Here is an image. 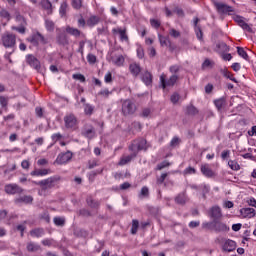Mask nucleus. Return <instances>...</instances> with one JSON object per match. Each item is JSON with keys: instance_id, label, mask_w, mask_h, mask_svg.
Listing matches in <instances>:
<instances>
[{"instance_id": "62", "label": "nucleus", "mask_w": 256, "mask_h": 256, "mask_svg": "<svg viewBox=\"0 0 256 256\" xmlns=\"http://www.w3.org/2000/svg\"><path fill=\"white\" fill-rule=\"evenodd\" d=\"M21 167H22V169L29 171V168L31 167V163L29 162V160H23L21 162Z\"/></svg>"}, {"instance_id": "35", "label": "nucleus", "mask_w": 256, "mask_h": 256, "mask_svg": "<svg viewBox=\"0 0 256 256\" xmlns=\"http://www.w3.org/2000/svg\"><path fill=\"white\" fill-rule=\"evenodd\" d=\"M45 27L46 31H48L49 33H53V31H55V22H53V20L46 19Z\"/></svg>"}, {"instance_id": "46", "label": "nucleus", "mask_w": 256, "mask_h": 256, "mask_svg": "<svg viewBox=\"0 0 256 256\" xmlns=\"http://www.w3.org/2000/svg\"><path fill=\"white\" fill-rule=\"evenodd\" d=\"M94 107L91 104H84L85 115H93Z\"/></svg>"}, {"instance_id": "3", "label": "nucleus", "mask_w": 256, "mask_h": 256, "mask_svg": "<svg viewBox=\"0 0 256 256\" xmlns=\"http://www.w3.org/2000/svg\"><path fill=\"white\" fill-rule=\"evenodd\" d=\"M147 149H149V146L147 145V140L144 138L134 140L129 146V150L136 155L139 151H147Z\"/></svg>"}, {"instance_id": "44", "label": "nucleus", "mask_w": 256, "mask_h": 256, "mask_svg": "<svg viewBox=\"0 0 256 256\" xmlns=\"http://www.w3.org/2000/svg\"><path fill=\"white\" fill-rule=\"evenodd\" d=\"M72 78L75 79L76 81H79L80 83H85L87 79L85 78V75L81 73L73 74Z\"/></svg>"}, {"instance_id": "7", "label": "nucleus", "mask_w": 256, "mask_h": 256, "mask_svg": "<svg viewBox=\"0 0 256 256\" xmlns=\"http://www.w3.org/2000/svg\"><path fill=\"white\" fill-rule=\"evenodd\" d=\"M26 62L28 63V65H30V67H33V69L43 75V68H41V62H39V59H37V57L32 54H28L26 56Z\"/></svg>"}, {"instance_id": "53", "label": "nucleus", "mask_w": 256, "mask_h": 256, "mask_svg": "<svg viewBox=\"0 0 256 256\" xmlns=\"http://www.w3.org/2000/svg\"><path fill=\"white\" fill-rule=\"evenodd\" d=\"M112 93V91H109V89L106 88L98 92V95H100L101 97H105L107 99L109 95H112Z\"/></svg>"}, {"instance_id": "37", "label": "nucleus", "mask_w": 256, "mask_h": 256, "mask_svg": "<svg viewBox=\"0 0 256 256\" xmlns=\"http://www.w3.org/2000/svg\"><path fill=\"white\" fill-rule=\"evenodd\" d=\"M158 39L160 41L161 47H168L171 43V40H169V38H167L161 34L158 35Z\"/></svg>"}, {"instance_id": "48", "label": "nucleus", "mask_w": 256, "mask_h": 256, "mask_svg": "<svg viewBox=\"0 0 256 256\" xmlns=\"http://www.w3.org/2000/svg\"><path fill=\"white\" fill-rule=\"evenodd\" d=\"M216 47H217V49H219V51H222V52L229 51V46H227V44L225 42H219L216 45Z\"/></svg>"}, {"instance_id": "1", "label": "nucleus", "mask_w": 256, "mask_h": 256, "mask_svg": "<svg viewBox=\"0 0 256 256\" xmlns=\"http://www.w3.org/2000/svg\"><path fill=\"white\" fill-rule=\"evenodd\" d=\"M59 181H61V176L55 175L40 181H32V183L40 187L38 191L39 195L45 196L47 195V191L55 188Z\"/></svg>"}, {"instance_id": "42", "label": "nucleus", "mask_w": 256, "mask_h": 256, "mask_svg": "<svg viewBox=\"0 0 256 256\" xmlns=\"http://www.w3.org/2000/svg\"><path fill=\"white\" fill-rule=\"evenodd\" d=\"M237 53L240 57H242V59H245L246 61L249 60V55H247V52L245 51V49L243 47H237Z\"/></svg>"}, {"instance_id": "13", "label": "nucleus", "mask_w": 256, "mask_h": 256, "mask_svg": "<svg viewBox=\"0 0 256 256\" xmlns=\"http://www.w3.org/2000/svg\"><path fill=\"white\" fill-rule=\"evenodd\" d=\"M214 5H215L218 13H233V7H231L227 4H224L221 2H215Z\"/></svg>"}, {"instance_id": "9", "label": "nucleus", "mask_w": 256, "mask_h": 256, "mask_svg": "<svg viewBox=\"0 0 256 256\" xmlns=\"http://www.w3.org/2000/svg\"><path fill=\"white\" fill-rule=\"evenodd\" d=\"M81 135L86 137V139H94L95 135H97V132L95 131L93 124L87 123L83 126Z\"/></svg>"}, {"instance_id": "2", "label": "nucleus", "mask_w": 256, "mask_h": 256, "mask_svg": "<svg viewBox=\"0 0 256 256\" xmlns=\"http://www.w3.org/2000/svg\"><path fill=\"white\" fill-rule=\"evenodd\" d=\"M2 45L5 49H12V53H15L17 49V36L10 32H5L1 38Z\"/></svg>"}, {"instance_id": "22", "label": "nucleus", "mask_w": 256, "mask_h": 256, "mask_svg": "<svg viewBox=\"0 0 256 256\" xmlns=\"http://www.w3.org/2000/svg\"><path fill=\"white\" fill-rule=\"evenodd\" d=\"M141 81H143V83L147 85V87H149V85H152L153 75L151 74V72L145 71L141 76Z\"/></svg>"}, {"instance_id": "16", "label": "nucleus", "mask_w": 256, "mask_h": 256, "mask_svg": "<svg viewBox=\"0 0 256 256\" xmlns=\"http://www.w3.org/2000/svg\"><path fill=\"white\" fill-rule=\"evenodd\" d=\"M213 223L216 233H227L229 231V227L225 223L219 222V220L213 221Z\"/></svg>"}, {"instance_id": "50", "label": "nucleus", "mask_w": 256, "mask_h": 256, "mask_svg": "<svg viewBox=\"0 0 256 256\" xmlns=\"http://www.w3.org/2000/svg\"><path fill=\"white\" fill-rule=\"evenodd\" d=\"M72 7L74 9H81L83 7V0H72Z\"/></svg>"}, {"instance_id": "58", "label": "nucleus", "mask_w": 256, "mask_h": 256, "mask_svg": "<svg viewBox=\"0 0 256 256\" xmlns=\"http://www.w3.org/2000/svg\"><path fill=\"white\" fill-rule=\"evenodd\" d=\"M179 99H180V96H179L178 93H174V94L171 95V97H170V101H171V103H173L174 105H175L176 103H179Z\"/></svg>"}, {"instance_id": "51", "label": "nucleus", "mask_w": 256, "mask_h": 256, "mask_svg": "<svg viewBox=\"0 0 256 256\" xmlns=\"http://www.w3.org/2000/svg\"><path fill=\"white\" fill-rule=\"evenodd\" d=\"M199 113V111L197 110V108L193 105H190L187 107V114L188 115H197Z\"/></svg>"}, {"instance_id": "8", "label": "nucleus", "mask_w": 256, "mask_h": 256, "mask_svg": "<svg viewBox=\"0 0 256 256\" xmlns=\"http://www.w3.org/2000/svg\"><path fill=\"white\" fill-rule=\"evenodd\" d=\"M137 111V106L131 100H125L122 104V113L123 115H133Z\"/></svg>"}, {"instance_id": "28", "label": "nucleus", "mask_w": 256, "mask_h": 256, "mask_svg": "<svg viewBox=\"0 0 256 256\" xmlns=\"http://www.w3.org/2000/svg\"><path fill=\"white\" fill-rule=\"evenodd\" d=\"M201 173L205 177H214L215 176V172H213V170L211 168H209V166H207V165L201 166Z\"/></svg>"}, {"instance_id": "55", "label": "nucleus", "mask_w": 256, "mask_h": 256, "mask_svg": "<svg viewBox=\"0 0 256 256\" xmlns=\"http://www.w3.org/2000/svg\"><path fill=\"white\" fill-rule=\"evenodd\" d=\"M169 35L171 37H174V39H177V38L181 37V32L177 31L175 28H172L169 31Z\"/></svg>"}, {"instance_id": "20", "label": "nucleus", "mask_w": 256, "mask_h": 256, "mask_svg": "<svg viewBox=\"0 0 256 256\" xmlns=\"http://www.w3.org/2000/svg\"><path fill=\"white\" fill-rule=\"evenodd\" d=\"M86 203L90 209H99L101 207V202L93 199V196H88L86 198Z\"/></svg>"}, {"instance_id": "30", "label": "nucleus", "mask_w": 256, "mask_h": 256, "mask_svg": "<svg viewBox=\"0 0 256 256\" xmlns=\"http://www.w3.org/2000/svg\"><path fill=\"white\" fill-rule=\"evenodd\" d=\"M41 6L43 7V9L48 11V15H51V13H53V4H51V1L42 0L41 1Z\"/></svg>"}, {"instance_id": "21", "label": "nucleus", "mask_w": 256, "mask_h": 256, "mask_svg": "<svg viewBox=\"0 0 256 256\" xmlns=\"http://www.w3.org/2000/svg\"><path fill=\"white\" fill-rule=\"evenodd\" d=\"M16 205H21V203H25L26 205H29V203H33V196H20L14 200Z\"/></svg>"}, {"instance_id": "54", "label": "nucleus", "mask_w": 256, "mask_h": 256, "mask_svg": "<svg viewBox=\"0 0 256 256\" xmlns=\"http://www.w3.org/2000/svg\"><path fill=\"white\" fill-rule=\"evenodd\" d=\"M150 25L154 29H159V27H161V21H159L157 19H150Z\"/></svg>"}, {"instance_id": "64", "label": "nucleus", "mask_w": 256, "mask_h": 256, "mask_svg": "<svg viewBox=\"0 0 256 256\" xmlns=\"http://www.w3.org/2000/svg\"><path fill=\"white\" fill-rule=\"evenodd\" d=\"M0 105L1 107H7V105H9V100H7L5 96H0Z\"/></svg>"}, {"instance_id": "15", "label": "nucleus", "mask_w": 256, "mask_h": 256, "mask_svg": "<svg viewBox=\"0 0 256 256\" xmlns=\"http://www.w3.org/2000/svg\"><path fill=\"white\" fill-rule=\"evenodd\" d=\"M240 217L243 219H251V217H255V209L254 208H242L239 210Z\"/></svg>"}, {"instance_id": "49", "label": "nucleus", "mask_w": 256, "mask_h": 256, "mask_svg": "<svg viewBox=\"0 0 256 256\" xmlns=\"http://www.w3.org/2000/svg\"><path fill=\"white\" fill-rule=\"evenodd\" d=\"M0 17H2V19H7V21H11V14L6 9L0 11Z\"/></svg>"}, {"instance_id": "47", "label": "nucleus", "mask_w": 256, "mask_h": 256, "mask_svg": "<svg viewBox=\"0 0 256 256\" xmlns=\"http://www.w3.org/2000/svg\"><path fill=\"white\" fill-rule=\"evenodd\" d=\"M238 25L239 27H242L244 31H247L248 33H253V29H251V26H249V24H247L244 20H242Z\"/></svg>"}, {"instance_id": "36", "label": "nucleus", "mask_w": 256, "mask_h": 256, "mask_svg": "<svg viewBox=\"0 0 256 256\" xmlns=\"http://www.w3.org/2000/svg\"><path fill=\"white\" fill-rule=\"evenodd\" d=\"M175 203H177L178 205H185V203H187V197L185 196V194H178L175 198Z\"/></svg>"}, {"instance_id": "19", "label": "nucleus", "mask_w": 256, "mask_h": 256, "mask_svg": "<svg viewBox=\"0 0 256 256\" xmlns=\"http://www.w3.org/2000/svg\"><path fill=\"white\" fill-rule=\"evenodd\" d=\"M66 33H68V35H72V37H75L76 39L81 37H85V34H83V32H81V30L71 27V26H66Z\"/></svg>"}, {"instance_id": "24", "label": "nucleus", "mask_w": 256, "mask_h": 256, "mask_svg": "<svg viewBox=\"0 0 256 256\" xmlns=\"http://www.w3.org/2000/svg\"><path fill=\"white\" fill-rule=\"evenodd\" d=\"M129 71L133 77H138L139 73H141V66L137 63H132L129 65Z\"/></svg>"}, {"instance_id": "18", "label": "nucleus", "mask_w": 256, "mask_h": 256, "mask_svg": "<svg viewBox=\"0 0 256 256\" xmlns=\"http://www.w3.org/2000/svg\"><path fill=\"white\" fill-rule=\"evenodd\" d=\"M235 249H237V243H235V241L231 239L225 240L223 244V251L231 253V251H235Z\"/></svg>"}, {"instance_id": "45", "label": "nucleus", "mask_w": 256, "mask_h": 256, "mask_svg": "<svg viewBox=\"0 0 256 256\" xmlns=\"http://www.w3.org/2000/svg\"><path fill=\"white\" fill-rule=\"evenodd\" d=\"M85 43H87V40H81L79 42V47H78L77 53H80L81 57H83L84 52H85Z\"/></svg>"}, {"instance_id": "60", "label": "nucleus", "mask_w": 256, "mask_h": 256, "mask_svg": "<svg viewBox=\"0 0 256 256\" xmlns=\"http://www.w3.org/2000/svg\"><path fill=\"white\" fill-rule=\"evenodd\" d=\"M169 165H171V163L163 161L162 163L157 165V170L162 171V169H165V167H169Z\"/></svg>"}, {"instance_id": "41", "label": "nucleus", "mask_w": 256, "mask_h": 256, "mask_svg": "<svg viewBox=\"0 0 256 256\" xmlns=\"http://www.w3.org/2000/svg\"><path fill=\"white\" fill-rule=\"evenodd\" d=\"M68 7H69V5L67 4V2H62V4L60 5V8H59V14L61 17H65L67 15Z\"/></svg>"}, {"instance_id": "39", "label": "nucleus", "mask_w": 256, "mask_h": 256, "mask_svg": "<svg viewBox=\"0 0 256 256\" xmlns=\"http://www.w3.org/2000/svg\"><path fill=\"white\" fill-rule=\"evenodd\" d=\"M138 197H139L140 199H145V198L147 199V198L149 197V187L143 186V187L141 188V191H140Z\"/></svg>"}, {"instance_id": "33", "label": "nucleus", "mask_w": 256, "mask_h": 256, "mask_svg": "<svg viewBox=\"0 0 256 256\" xmlns=\"http://www.w3.org/2000/svg\"><path fill=\"white\" fill-rule=\"evenodd\" d=\"M27 251L30 253H35L36 251H41V246L35 244V242H29L26 247Z\"/></svg>"}, {"instance_id": "23", "label": "nucleus", "mask_w": 256, "mask_h": 256, "mask_svg": "<svg viewBox=\"0 0 256 256\" xmlns=\"http://www.w3.org/2000/svg\"><path fill=\"white\" fill-rule=\"evenodd\" d=\"M136 157H137V154L134 152L131 155L123 156L118 162V165H120V167H123V165H127V163H131V161H133V159H135Z\"/></svg>"}, {"instance_id": "57", "label": "nucleus", "mask_w": 256, "mask_h": 256, "mask_svg": "<svg viewBox=\"0 0 256 256\" xmlns=\"http://www.w3.org/2000/svg\"><path fill=\"white\" fill-rule=\"evenodd\" d=\"M230 156H231V150H224L221 153V159L223 161H227V159H229Z\"/></svg>"}, {"instance_id": "12", "label": "nucleus", "mask_w": 256, "mask_h": 256, "mask_svg": "<svg viewBox=\"0 0 256 256\" xmlns=\"http://www.w3.org/2000/svg\"><path fill=\"white\" fill-rule=\"evenodd\" d=\"M56 43L62 47H67L69 45V36L65 32L59 33L56 36Z\"/></svg>"}, {"instance_id": "61", "label": "nucleus", "mask_w": 256, "mask_h": 256, "mask_svg": "<svg viewBox=\"0 0 256 256\" xmlns=\"http://www.w3.org/2000/svg\"><path fill=\"white\" fill-rule=\"evenodd\" d=\"M51 139L52 141H54V143H57V141H60V139H63V135H61V133H55V134H52Z\"/></svg>"}, {"instance_id": "34", "label": "nucleus", "mask_w": 256, "mask_h": 256, "mask_svg": "<svg viewBox=\"0 0 256 256\" xmlns=\"http://www.w3.org/2000/svg\"><path fill=\"white\" fill-rule=\"evenodd\" d=\"M65 217H60V216H56L53 219V223L54 225H56V227H65Z\"/></svg>"}, {"instance_id": "10", "label": "nucleus", "mask_w": 256, "mask_h": 256, "mask_svg": "<svg viewBox=\"0 0 256 256\" xmlns=\"http://www.w3.org/2000/svg\"><path fill=\"white\" fill-rule=\"evenodd\" d=\"M4 191L7 195H21L23 188L17 184H7L4 187Z\"/></svg>"}, {"instance_id": "27", "label": "nucleus", "mask_w": 256, "mask_h": 256, "mask_svg": "<svg viewBox=\"0 0 256 256\" xmlns=\"http://www.w3.org/2000/svg\"><path fill=\"white\" fill-rule=\"evenodd\" d=\"M101 18L99 16H90L89 19L86 21V25L88 27H95V25H99Z\"/></svg>"}, {"instance_id": "14", "label": "nucleus", "mask_w": 256, "mask_h": 256, "mask_svg": "<svg viewBox=\"0 0 256 256\" xmlns=\"http://www.w3.org/2000/svg\"><path fill=\"white\" fill-rule=\"evenodd\" d=\"M210 217L213 219V221H219V219L223 217V213L221 212V207L213 206L210 209Z\"/></svg>"}, {"instance_id": "17", "label": "nucleus", "mask_w": 256, "mask_h": 256, "mask_svg": "<svg viewBox=\"0 0 256 256\" xmlns=\"http://www.w3.org/2000/svg\"><path fill=\"white\" fill-rule=\"evenodd\" d=\"M112 33L114 35H120V41H129V36H127V28H113Z\"/></svg>"}, {"instance_id": "32", "label": "nucleus", "mask_w": 256, "mask_h": 256, "mask_svg": "<svg viewBox=\"0 0 256 256\" xmlns=\"http://www.w3.org/2000/svg\"><path fill=\"white\" fill-rule=\"evenodd\" d=\"M31 237H43L45 235V230L43 228H35L30 231Z\"/></svg>"}, {"instance_id": "59", "label": "nucleus", "mask_w": 256, "mask_h": 256, "mask_svg": "<svg viewBox=\"0 0 256 256\" xmlns=\"http://www.w3.org/2000/svg\"><path fill=\"white\" fill-rule=\"evenodd\" d=\"M137 57L139 59H143V57H145V50L141 46L137 48Z\"/></svg>"}, {"instance_id": "38", "label": "nucleus", "mask_w": 256, "mask_h": 256, "mask_svg": "<svg viewBox=\"0 0 256 256\" xmlns=\"http://www.w3.org/2000/svg\"><path fill=\"white\" fill-rule=\"evenodd\" d=\"M221 73L224 77H226L227 79H230V81L237 83V79L235 77H233V74L231 72H229L226 68L222 69Z\"/></svg>"}, {"instance_id": "63", "label": "nucleus", "mask_w": 256, "mask_h": 256, "mask_svg": "<svg viewBox=\"0 0 256 256\" xmlns=\"http://www.w3.org/2000/svg\"><path fill=\"white\" fill-rule=\"evenodd\" d=\"M181 70V67L179 65H173L170 66L169 71L170 73H179V71Z\"/></svg>"}, {"instance_id": "11", "label": "nucleus", "mask_w": 256, "mask_h": 256, "mask_svg": "<svg viewBox=\"0 0 256 256\" xmlns=\"http://www.w3.org/2000/svg\"><path fill=\"white\" fill-rule=\"evenodd\" d=\"M71 159H73V154L70 151L60 153L54 161V164L65 165V163H69Z\"/></svg>"}, {"instance_id": "40", "label": "nucleus", "mask_w": 256, "mask_h": 256, "mask_svg": "<svg viewBox=\"0 0 256 256\" xmlns=\"http://www.w3.org/2000/svg\"><path fill=\"white\" fill-rule=\"evenodd\" d=\"M139 230V220L133 219L132 220V227H131V234L132 235H137V231Z\"/></svg>"}, {"instance_id": "26", "label": "nucleus", "mask_w": 256, "mask_h": 256, "mask_svg": "<svg viewBox=\"0 0 256 256\" xmlns=\"http://www.w3.org/2000/svg\"><path fill=\"white\" fill-rule=\"evenodd\" d=\"M30 175L32 177H45V175H49V169H36L33 170Z\"/></svg>"}, {"instance_id": "5", "label": "nucleus", "mask_w": 256, "mask_h": 256, "mask_svg": "<svg viewBox=\"0 0 256 256\" xmlns=\"http://www.w3.org/2000/svg\"><path fill=\"white\" fill-rule=\"evenodd\" d=\"M64 125L66 129H70L71 131H75L79 125V120L73 113L66 114L64 116Z\"/></svg>"}, {"instance_id": "25", "label": "nucleus", "mask_w": 256, "mask_h": 256, "mask_svg": "<svg viewBox=\"0 0 256 256\" xmlns=\"http://www.w3.org/2000/svg\"><path fill=\"white\" fill-rule=\"evenodd\" d=\"M111 61L116 67H122V65L125 63V57L123 55L118 56H111Z\"/></svg>"}, {"instance_id": "31", "label": "nucleus", "mask_w": 256, "mask_h": 256, "mask_svg": "<svg viewBox=\"0 0 256 256\" xmlns=\"http://www.w3.org/2000/svg\"><path fill=\"white\" fill-rule=\"evenodd\" d=\"M226 103L227 100L225 99V97H221L219 99L214 100V105L218 109V111H221V109L225 107Z\"/></svg>"}, {"instance_id": "43", "label": "nucleus", "mask_w": 256, "mask_h": 256, "mask_svg": "<svg viewBox=\"0 0 256 256\" xmlns=\"http://www.w3.org/2000/svg\"><path fill=\"white\" fill-rule=\"evenodd\" d=\"M228 166L230 169H232V171H239V169H241V166H239V163H237L235 160H229Z\"/></svg>"}, {"instance_id": "56", "label": "nucleus", "mask_w": 256, "mask_h": 256, "mask_svg": "<svg viewBox=\"0 0 256 256\" xmlns=\"http://www.w3.org/2000/svg\"><path fill=\"white\" fill-rule=\"evenodd\" d=\"M79 215H81L82 217H91L92 214H91V211H89L88 209H80L79 210Z\"/></svg>"}, {"instance_id": "6", "label": "nucleus", "mask_w": 256, "mask_h": 256, "mask_svg": "<svg viewBox=\"0 0 256 256\" xmlns=\"http://www.w3.org/2000/svg\"><path fill=\"white\" fill-rule=\"evenodd\" d=\"M28 43H31L34 47H39V43L42 45H47V39L40 32H36L32 34L30 37L26 39Z\"/></svg>"}, {"instance_id": "52", "label": "nucleus", "mask_w": 256, "mask_h": 256, "mask_svg": "<svg viewBox=\"0 0 256 256\" xmlns=\"http://www.w3.org/2000/svg\"><path fill=\"white\" fill-rule=\"evenodd\" d=\"M87 61L88 63H90V65H95V63H97V56H95L94 54H88Z\"/></svg>"}, {"instance_id": "4", "label": "nucleus", "mask_w": 256, "mask_h": 256, "mask_svg": "<svg viewBox=\"0 0 256 256\" xmlns=\"http://www.w3.org/2000/svg\"><path fill=\"white\" fill-rule=\"evenodd\" d=\"M179 81V76L177 74H173L167 79V75L161 74L160 76V87L163 89H167V87H175V83Z\"/></svg>"}, {"instance_id": "29", "label": "nucleus", "mask_w": 256, "mask_h": 256, "mask_svg": "<svg viewBox=\"0 0 256 256\" xmlns=\"http://www.w3.org/2000/svg\"><path fill=\"white\" fill-rule=\"evenodd\" d=\"M27 21H24V23H21L19 27L17 26H12L11 29L12 31H17L21 35H25V32L27 31Z\"/></svg>"}]
</instances>
